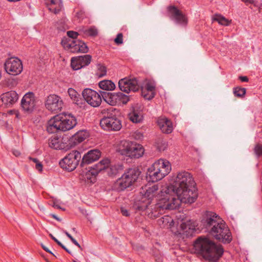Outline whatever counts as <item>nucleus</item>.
<instances>
[{"label": "nucleus", "mask_w": 262, "mask_h": 262, "mask_svg": "<svg viewBox=\"0 0 262 262\" xmlns=\"http://www.w3.org/2000/svg\"><path fill=\"white\" fill-rule=\"evenodd\" d=\"M181 228H182V229L183 230H185V229H186L187 227H186V225L185 223H183L181 225Z\"/></svg>", "instance_id": "57"}, {"label": "nucleus", "mask_w": 262, "mask_h": 262, "mask_svg": "<svg viewBox=\"0 0 262 262\" xmlns=\"http://www.w3.org/2000/svg\"><path fill=\"white\" fill-rule=\"evenodd\" d=\"M115 42L117 45H121L123 43V34L122 33H118L114 39Z\"/></svg>", "instance_id": "43"}, {"label": "nucleus", "mask_w": 262, "mask_h": 262, "mask_svg": "<svg viewBox=\"0 0 262 262\" xmlns=\"http://www.w3.org/2000/svg\"><path fill=\"white\" fill-rule=\"evenodd\" d=\"M49 145L51 148L55 149H60L62 148L61 139L57 136L51 138L49 139Z\"/></svg>", "instance_id": "29"}, {"label": "nucleus", "mask_w": 262, "mask_h": 262, "mask_svg": "<svg viewBox=\"0 0 262 262\" xmlns=\"http://www.w3.org/2000/svg\"><path fill=\"white\" fill-rule=\"evenodd\" d=\"M195 251L208 260L215 261L222 256L223 248L220 245H216L208 238L201 236L194 243Z\"/></svg>", "instance_id": "4"}, {"label": "nucleus", "mask_w": 262, "mask_h": 262, "mask_svg": "<svg viewBox=\"0 0 262 262\" xmlns=\"http://www.w3.org/2000/svg\"><path fill=\"white\" fill-rule=\"evenodd\" d=\"M59 121L56 119V116L50 119L47 124V131L50 134L55 133L60 130Z\"/></svg>", "instance_id": "24"}, {"label": "nucleus", "mask_w": 262, "mask_h": 262, "mask_svg": "<svg viewBox=\"0 0 262 262\" xmlns=\"http://www.w3.org/2000/svg\"><path fill=\"white\" fill-rule=\"evenodd\" d=\"M82 96L86 102L94 107L99 106L102 102L101 95L91 89H84Z\"/></svg>", "instance_id": "15"}, {"label": "nucleus", "mask_w": 262, "mask_h": 262, "mask_svg": "<svg viewBox=\"0 0 262 262\" xmlns=\"http://www.w3.org/2000/svg\"><path fill=\"white\" fill-rule=\"evenodd\" d=\"M101 95L103 100L108 104L114 106L117 105L116 93L101 92Z\"/></svg>", "instance_id": "25"}, {"label": "nucleus", "mask_w": 262, "mask_h": 262, "mask_svg": "<svg viewBox=\"0 0 262 262\" xmlns=\"http://www.w3.org/2000/svg\"><path fill=\"white\" fill-rule=\"evenodd\" d=\"M100 156L101 152L99 150L93 149L89 151L83 156L80 166L83 167L84 164H89L97 160Z\"/></svg>", "instance_id": "19"}, {"label": "nucleus", "mask_w": 262, "mask_h": 262, "mask_svg": "<svg viewBox=\"0 0 262 262\" xmlns=\"http://www.w3.org/2000/svg\"><path fill=\"white\" fill-rule=\"evenodd\" d=\"M158 125L163 133L169 134L173 130L171 122L166 118H160L158 120Z\"/></svg>", "instance_id": "22"}, {"label": "nucleus", "mask_w": 262, "mask_h": 262, "mask_svg": "<svg viewBox=\"0 0 262 262\" xmlns=\"http://www.w3.org/2000/svg\"><path fill=\"white\" fill-rule=\"evenodd\" d=\"M141 94H142V96L146 99L147 100H150L152 98H148V97H146V96H149V91H146L145 90H143V89H142V92H141Z\"/></svg>", "instance_id": "47"}, {"label": "nucleus", "mask_w": 262, "mask_h": 262, "mask_svg": "<svg viewBox=\"0 0 262 262\" xmlns=\"http://www.w3.org/2000/svg\"><path fill=\"white\" fill-rule=\"evenodd\" d=\"M71 65L72 69L74 70H77L83 68L77 57L72 58Z\"/></svg>", "instance_id": "36"}, {"label": "nucleus", "mask_w": 262, "mask_h": 262, "mask_svg": "<svg viewBox=\"0 0 262 262\" xmlns=\"http://www.w3.org/2000/svg\"><path fill=\"white\" fill-rule=\"evenodd\" d=\"M171 221V218L169 216H164L159 220L158 222L160 225H161V224H163V227L165 226L168 225V224Z\"/></svg>", "instance_id": "39"}, {"label": "nucleus", "mask_w": 262, "mask_h": 262, "mask_svg": "<svg viewBox=\"0 0 262 262\" xmlns=\"http://www.w3.org/2000/svg\"><path fill=\"white\" fill-rule=\"evenodd\" d=\"M63 47L72 53H86L88 48L85 43L80 40L62 39L61 42Z\"/></svg>", "instance_id": "10"}, {"label": "nucleus", "mask_w": 262, "mask_h": 262, "mask_svg": "<svg viewBox=\"0 0 262 262\" xmlns=\"http://www.w3.org/2000/svg\"><path fill=\"white\" fill-rule=\"evenodd\" d=\"M247 7H249L253 11L258 10L260 12L262 10V3L254 0H247Z\"/></svg>", "instance_id": "30"}, {"label": "nucleus", "mask_w": 262, "mask_h": 262, "mask_svg": "<svg viewBox=\"0 0 262 262\" xmlns=\"http://www.w3.org/2000/svg\"><path fill=\"white\" fill-rule=\"evenodd\" d=\"M14 114L15 115V117L17 118H19V113H18V111H15L14 112Z\"/></svg>", "instance_id": "59"}, {"label": "nucleus", "mask_w": 262, "mask_h": 262, "mask_svg": "<svg viewBox=\"0 0 262 262\" xmlns=\"http://www.w3.org/2000/svg\"><path fill=\"white\" fill-rule=\"evenodd\" d=\"M167 15L176 23L186 26L187 24V18L183 12L174 6H169L167 7Z\"/></svg>", "instance_id": "14"}, {"label": "nucleus", "mask_w": 262, "mask_h": 262, "mask_svg": "<svg viewBox=\"0 0 262 262\" xmlns=\"http://www.w3.org/2000/svg\"><path fill=\"white\" fill-rule=\"evenodd\" d=\"M121 212L122 214V215L124 216H128L129 215L128 211L124 208H123V207L121 208Z\"/></svg>", "instance_id": "49"}, {"label": "nucleus", "mask_w": 262, "mask_h": 262, "mask_svg": "<svg viewBox=\"0 0 262 262\" xmlns=\"http://www.w3.org/2000/svg\"><path fill=\"white\" fill-rule=\"evenodd\" d=\"M63 232L71 239L72 243L76 246H77L78 248H81L80 245L78 244V243L71 236L70 234H69L67 231L62 230Z\"/></svg>", "instance_id": "42"}, {"label": "nucleus", "mask_w": 262, "mask_h": 262, "mask_svg": "<svg viewBox=\"0 0 262 262\" xmlns=\"http://www.w3.org/2000/svg\"><path fill=\"white\" fill-rule=\"evenodd\" d=\"M129 120L135 123H141L143 119V113L137 106L132 107L130 113L128 114Z\"/></svg>", "instance_id": "21"}, {"label": "nucleus", "mask_w": 262, "mask_h": 262, "mask_svg": "<svg viewBox=\"0 0 262 262\" xmlns=\"http://www.w3.org/2000/svg\"><path fill=\"white\" fill-rule=\"evenodd\" d=\"M72 230H73L74 231H75L76 229H75V228H73L72 229Z\"/></svg>", "instance_id": "61"}, {"label": "nucleus", "mask_w": 262, "mask_h": 262, "mask_svg": "<svg viewBox=\"0 0 262 262\" xmlns=\"http://www.w3.org/2000/svg\"><path fill=\"white\" fill-rule=\"evenodd\" d=\"M13 154L16 157H18V156H19L20 155V152L19 151L16 150H13Z\"/></svg>", "instance_id": "55"}, {"label": "nucleus", "mask_w": 262, "mask_h": 262, "mask_svg": "<svg viewBox=\"0 0 262 262\" xmlns=\"http://www.w3.org/2000/svg\"><path fill=\"white\" fill-rule=\"evenodd\" d=\"M246 80H247V82L248 81V78L247 77Z\"/></svg>", "instance_id": "63"}, {"label": "nucleus", "mask_w": 262, "mask_h": 262, "mask_svg": "<svg viewBox=\"0 0 262 262\" xmlns=\"http://www.w3.org/2000/svg\"><path fill=\"white\" fill-rule=\"evenodd\" d=\"M81 158L79 151L73 150L60 161L59 165L62 169L71 171L76 168Z\"/></svg>", "instance_id": "9"}, {"label": "nucleus", "mask_w": 262, "mask_h": 262, "mask_svg": "<svg viewBox=\"0 0 262 262\" xmlns=\"http://www.w3.org/2000/svg\"><path fill=\"white\" fill-rule=\"evenodd\" d=\"M101 127L105 130H119L121 128V123L118 118H102L100 122Z\"/></svg>", "instance_id": "18"}, {"label": "nucleus", "mask_w": 262, "mask_h": 262, "mask_svg": "<svg viewBox=\"0 0 262 262\" xmlns=\"http://www.w3.org/2000/svg\"><path fill=\"white\" fill-rule=\"evenodd\" d=\"M233 94L237 97L242 98L246 94V89L239 87L235 88L233 90Z\"/></svg>", "instance_id": "37"}, {"label": "nucleus", "mask_w": 262, "mask_h": 262, "mask_svg": "<svg viewBox=\"0 0 262 262\" xmlns=\"http://www.w3.org/2000/svg\"><path fill=\"white\" fill-rule=\"evenodd\" d=\"M213 19L214 21H217L219 24L223 26H228L230 23V21L220 14H215Z\"/></svg>", "instance_id": "32"}, {"label": "nucleus", "mask_w": 262, "mask_h": 262, "mask_svg": "<svg viewBox=\"0 0 262 262\" xmlns=\"http://www.w3.org/2000/svg\"><path fill=\"white\" fill-rule=\"evenodd\" d=\"M102 113L104 114L103 118H118L120 115L119 110L112 107L103 110Z\"/></svg>", "instance_id": "27"}, {"label": "nucleus", "mask_w": 262, "mask_h": 262, "mask_svg": "<svg viewBox=\"0 0 262 262\" xmlns=\"http://www.w3.org/2000/svg\"><path fill=\"white\" fill-rule=\"evenodd\" d=\"M53 207L55 208L61 209V208L59 206V205L58 204H57V203L55 202H54V203H53Z\"/></svg>", "instance_id": "56"}, {"label": "nucleus", "mask_w": 262, "mask_h": 262, "mask_svg": "<svg viewBox=\"0 0 262 262\" xmlns=\"http://www.w3.org/2000/svg\"><path fill=\"white\" fill-rule=\"evenodd\" d=\"M52 216L54 219H56V220H57V221H59V218H58V217H57L55 215H54V214H52Z\"/></svg>", "instance_id": "60"}, {"label": "nucleus", "mask_w": 262, "mask_h": 262, "mask_svg": "<svg viewBox=\"0 0 262 262\" xmlns=\"http://www.w3.org/2000/svg\"><path fill=\"white\" fill-rule=\"evenodd\" d=\"M254 152L257 157L262 156V145L256 144L254 147Z\"/></svg>", "instance_id": "40"}, {"label": "nucleus", "mask_w": 262, "mask_h": 262, "mask_svg": "<svg viewBox=\"0 0 262 262\" xmlns=\"http://www.w3.org/2000/svg\"><path fill=\"white\" fill-rule=\"evenodd\" d=\"M119 150L122 155L131 158H139L143 155L144 151L142 146L128 141H122Z\"/></svg>", "instance_id": "7"}, {"label": "nucleus", "mask_w": 262, "mask_h": 262, "mask_svg": "<svg viewBox=\"0 0 262 262\" xmlns=\"http://www.w3.org/2000/svg\"><path fill=\"white\" fill-rule=\"evenodd\" d=\"M79 61H80V64L82 67L88 66L91 62L92 57L90 55H84L83 56H77Z\"/></svg>", "instance_id": "34"}, {"label": "nucleus", "mask_w": 262, "mask_h": 262, "mask_svg": "<svg viewBox=\"0 0 262 262\" xmlns=\"http://www.w3.org/2000/svg\"><path fill=\"white\" fill-rule=\"evenodd\" d=\"M201 226L223 243L228 244L232 241L231 233L228 227L214 212L206 211L202 216Z\"/></svg>", "instance_id": "2"}, {"label": "nucleus", "mask_w": 262, "mask_h": 262, "mask_svg": "<svg viewBox=\"0 0 262 262\" xmlns=\"http://www.w3.org/2000/svg\"><path fill=\"white\" fill-rule=\"evenodd\" d=\"M242 2L246 3V0H242Z\"/></svg>", "instance_id": "62"}, {"label": "nucleus", "mask_w": 262, "mask_h": 262, "mask_svg": "<svg viewBox=\"0 0 262 262\" xmlns=\"http://www.w3.org/2000/svg\"><path fill=\"white\" fill-rule=\"evenodd\" d=\"M35 168L38 170L39 172L42 170V165L40 162H38L35 164Z\"/></svg>", "instance_id": "48"}, {"label": "nucleus", "mask_w": 262, "mask_h": 262, "mask_svg": "<svg viewBox=\"0 0 262 262\" xmlns=\"http://www.w3.org/2000/svg\"><path fill=\"white\" fill-rule=\"evenodd\" d=\"M155 144L157 148L159 151H164L167 148L168 146L167 140L162 137L158 138Z\"/></svg>", "instance_id": "31"}, {"label": "nucleus", "mask_w": 262, "mask_h": 262, "mask_svg": "<svg viewBox=\"0 0 262 262\" xmlns=\"http://www.w3.org/2000/svg\"><path fill=\"white\" fill-rule=\"evenodd\" d=\"M158 189V185L157 184H154L152 186L146 185L144 187H142L140 191V193L142 194V196L140 198L137 199L133 205L134 209L138 211L146 210L148 216L151 219H156L160 215L164 213L165 210H164L163 212L159 213L156 216H151L150 215L154 210L153 209L155 208L156 205L159 203V200L162 199V198H164L163 195H162L164 194V189L161 190L160 192L161 193L157 196V203L155 204L151 205L150 208L148 207L151 203V200L155 196Z\"/></svg>", "instance_id": "3"}, {"label": "nucleus", "mask_w": 262, "mask_h": 262, "mask_svg": "<svg viewBox=\"0 0 262 262\" xmlns=\"http://www.w3.org/2000/svg\"><path fill=\"white\" fill-rule=\"evenodd\" d=\"M239 79L243 82H246V76H240Z\"/></svg>", "instance_id": "58"}, {"label": "nucleus", "mask_w": 262, "mask_h": 262, "mask_svg": "<svg viewBox=\"0 0 262 262\" xmlns=\"http://www.w3.org/2000/svg\"><path fill=\"white\" fill-rule=\"evenodd\" d=\"M99 88L103 90L113 91L115 89V84L111 80H104L99 83Z\"/></svg>", "instance_id": "28"}, {"label": "nucleus", "mask_w": 262, "mask_h": 262, "mask_svg": "<svg viewBox=\"0 0 262 262\" xmlns=\"http://www.w3.org/2000/svg\"><path fill=\"white\" fill-rule=\"evenodd\" d=\"M18 95L15 91H11L4 93L1 96L2 102L7 106H11L18 100Z\"/></svg>", "instance_id": "20"}, {"label": "nucleus", "mask_w": 262, "mask_h": 262, "mask_svg": "<svg viewBox=\"0 0 262 262\" xmlns=\"http://www.w3.org/2000/svg\"><path fill=\"white\" fill-rule=\"evenodd\" d=\"M140 174V171L137 168L128 169L117 180L115 184L116 189L121 191L130 187L137 181Z\"/></svg>", "instance_id": "6"}, {"label": "nucleus", "mask_w": 262, "mask_h": 262, "mask_svg": "<svg viewBox=\"0 0 262 262\" xmlns=\"http://www.w3.org/2000/svg\"><path fill=\"white\" fill-rule=\"evenodd\" d=\"M56 116L61 131H67L72 129L77 124L76 118L71 114H60Z\"/></svg>", "instance_id": "13"}, {"label": "nucleus", "mask_w": 262, "mask_h": 262, "mask_svg": "<svg viewBox=\"0 0 262 262\" xmlns=\"http://www.w3.org/2000/svg\"><path fill=\"white\" fill-rule=\"evenodd\" d=\"M46 4L49 10L55 14L59 13L62 7L61 0H46Z\"/></svg>", "instance_id": "23"}, {"label": "nucleus", "mask_w": 262, "mask_h": 262, "mask_svg": "<svg viewBox=\"0 0 262 262\" xmlns=\"http://www.w3.org/2000/svg\"><path fill=\"white\" fill-rule=\"evenodd\" d=\"M174 185L165 187L163 190L164 198L159 200L151 216H156L164 210L176 209L180 202L191 204L196 200L198 193L192 176L188 172H179L174 179Z\"/></svg>", "instance_id": "1"}, {"label": "nucleus", "mask_w": 262, "mask_h": 262, "mask_svg": "<svg viewBox=\"0 0 262 262\" xmlns=\"http://www.w3.org/2000/svg\"><path fill=\"white\" fill-rule=\"evenodd\" d=\"M118 84L120 90L126 93L138 91L140 87L136 78L121 79L119 81Z\"/></svg>", "instance_id": "16"}, {"label": "nucleus", "mask_w": 262, "mask_h": 262, "mask_svg": "<svg viewBox=\"0 0 262 262\" xmlns=\"http://www.w3.org/2000/svg\"><path fill=\"white\" fill-rule=\"evenodd\" d=\"M134 136L136 140H141L143 138V134L138 130L135 132Z\"/></svg>", "instance_id": "44"}, {"label": "nucleus", "mask_w": 262, "mask_h": 262, "mask_svg": "<svg viewBox=\"0 0 262 262\" xmlns=\"http://www.w3.org/2000/svg\"><path fill=\"white\" fill-rule=\"evenodd\" d=\"M45 105L49 111L56 114L61 111L63 106V102L59 96L51 94L47 97Z\"/></svg>", "instance_id": "11"}, {"label": "nucleus", "mask_w": 262, "mask_h": 262, "mask_svg": "<svg viewBox=\"0 0 262 262\" xmlns=\"http://www.w3.org/2000/svg\"><path fill=\"white\" fill-rule=\"evenodd\" d=\"M67 35L69 38H64L63 39H72L73 40H76V38L78 35V33L73 31H69L67 32Z\"/></svg>", "instance_id": "41"}, {"label": "nucleus", "mask_w": 262, "mask_h": 262, "mask_svg": "<svg viewBox=\"0 0 262 262\" xmlns=\"http://www.w3.org/2000/svg\"><path fill=\"white\" fill-rule=\"evenodd\" d=\"M88 136V134L86 131L80 130L72 136L71 141L76 145L83 142Z\"/></svg>", "instance_id": "26"}, {"label": "nucleus", "mask_w": 262, "mask_h": 262, "mask_svg": "<svg viewBox=\"0 0 262 262\" xmlns=\"http://www.w3.org/2000/svg\"><path fill=\"white\" fill-rule=\"evenodd\" d=\"M68 94L70 97L71 99L75 103H77L80 98V95L74 89L72 88H69L68 91Z\"/></svg>", "instance_id": "35"}, {"label": "nucleus", "mask_w": 262, "mask_h": 262, "mask_svg": "<svg viewBox=\"0 0 262 262\" xmlns=\"http://www.w3.org/2000/svg\"><path fill=\"white\" fill-rule=\"evenodd\" d=\"M59 246L61 247L63 249H64L68 253L71 254V252L62 243H61V245H60Z\"/></svg>", "instance_id": "54"}, {"label": "nucleus", "mask_w": 262, "mask_h": 262, "mask_svg": "<svg viewBox=\"0 0 262 262\" xmlns=\"http://www.w3.org/2000/svg\"><path fill=\"white\" fill-rule=\"evenodd\" d=\"M4 67L6 72L12 75H17L23 71L22 62L16 57L7 59L5 62Z\"/></svg>", "instance_id": "12"}, {"label": "nucleus", "mask_w": 262, "mask_h": 262, "mask_svg": "<svg viewBox=\"0 0 262 262\" xmlns=\"http://www.w3.org/2000/svg\"><path fill=\"white\" fill-rule=\"evenodd\" d=\"M36 103L35 95L32 92L26 93L21 100V106L23 110L28 113H31L33 111Z\"/></svg>", "instance_id": "17"}, {"label": "nucleus", "mask_w": 262, "mask_h": 262, "mask_svg": "<svg viewBox=\"0 0 262 262\" xmlns=\"http://www.w3.org/2000/svg\"><path fill=\"white\" fill-rule=\"evenodd\" d=\"M107 168L108 174L110 176H114L117 174L120 170L123 168L122 164H111L110 160L107 159H104L96 164L93 169L89 172V174L96 176L101 171Z\"/></svg>", "instance_id": "8"}, {"label": "nucleus", "mask_w": 262, "mask_h": 262, "mask_svg": "<svg viewBox=\"0 0 262 262\" xmlns=\"http://www.w3.org/2000/svg\"><path fill=\"white\" fill-rule=\"evenodd\" d=\"M122 94L123 93L121 92L116 93L117 105L121 104V98L122 97Z\"/></svg>", "instance_id": "45"}, {"label": "nucleus", "mask_w": 262, "mask_h": 262, "mask_svg": "<svg viewBox=\"0 0 262 262\" xmlns=\"http://www.w3.org/2000/svg\"><path fill=\"white\" fill-rule=\"evenodd\" d=\"M49 236L52 238V239L57 243V244L58 245V246H60V245H61V243L60 242H59L57 238H56L54 236H53V235L52 234H49Z\"/></svg>", "instance_id": "50"}, {"label": "nucleus", "mask_w": 262, "mask_h": 262, "mask_svg": "<svg viewBox=\"0 0 262 262\" xmlns=\"http://www.w3.org/2000/svg\"><path fill=\"white\" fill-rule=\"evenodd\" d=\"M142 89L149 92V96L146 95V97H148V98L154 97L155 95V85L153 83L151 82H148L145 84L144 88H142Z\"/></svg>", "instance_id": "33"}, {"label": "nucleus", "mask_w": 262, "mask_h": 262, "mask_svg": "<svg viewBox=\"0 0 262 262\" xmlns=\"http://www.w3.org/2000/svg\"><path fill=\"white\" fill-rule=\"evenodd\" d=\"M83 34L87 36H95L98 34L97 30L95 27H91L83 31Z\"/></svg>", "instance_id": "38"}, {"label": "nucleus", "mask_w": 262, "mask_h": 262, "mask_svg": "<svg viewBox=\"0 0 262 262\" xmlns=\"http://www.w3.org/2000/svg\"><path fill=\"white\" fill-rule=\"evenodd\" d=\"M129 101V97L124 94H122L121 98V104H125Z\"/></svg>", "instance_id": "46"}, {"label": "nucleus", "mask_w": 262, "mask_h": 262, "mask_svg": "<svg viewBox=\"0 0 262 262\" xmlns=\"http://www.w3.org/2000/svg\"><path fill=\"white\" fill-rule=\"evenodd\" d=\"M99 70L103 72V73L101 74V76H103L106 74V70L105 67L101 66L99 68Z\"/></svg>", "instance_id": "51"}, {"label": "nucleus", "mask_w": 262, "mask_h": 262, "mask_svg": "<svg viewBox=\"0 0 262 262\" xmlns=\"http://www.w3.org/2000/svg\"><path fill=\"white\" fill-rule=\"evenodd\" d=\"M41 247L43 248V249L46 251V252L52 254L53 255L55 256L54 254L44 245L41 244Z\"/></svg>", "instance_id": "52"}, {"label": "nucleus", "mask_w": 262, "mask_h": 262, "mask_svg": "<svg viewBox=\"0 0 262 262\" xmlns=\"http://www.w3.org/2000/svg\"><path fill=\"white\" fill-rule=\"evenodd\" d=\"M29 160L30 161H32L34 163H37L38 162H39L37 158L29 157Z\"/></svg>", "instance_id": "53"}, {"label": "nucleus", "mask_w": 262, "mask_h": 262, "mask_svg": "<svg viewBox=\"0 0 262 262\" xmlns=\"http://www.w3.org/2000/svg\"><path fill=\"white\" fill-rule=\"evenodd\" d=\"M171 165L169 161L160 159L148 168L147 174L152 182L161 180L171 171Z\"/></svg>", "instance_id": "5"}]
</instances>
